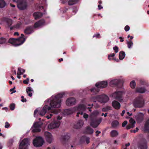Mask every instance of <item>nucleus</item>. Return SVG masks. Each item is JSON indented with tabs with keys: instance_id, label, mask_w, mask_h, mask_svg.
I'll return each instance as SVG.
<instances>
[{
	"instance_id": "c03bdc74",
	"label": "nucleus",
	"mask_w": 149,
	"mask_h": 149,
	"mask_svg": "<svg viewBox=\"0 0 149 149\" xmlns=\"http://www.w3.org/2000/svg\"><path fill=\"white\" fill-rule=\"evenodd\" d=\"M18 71L19 72V73H22V74L25 72V70L23 69H22L20 67H19L18 69Z\"/></svg>"
},
{
	"instance_id": "dca6fc26",
	"label": "nucleus",
	"mask_w": 149,
	"mask_h": 149,
	"mask_svg": "<svg viewBox=\"0 0 149 149\" xmlns=\"http://www.w3.org/2000/svg\"><path fill=\"white\" fill-rule=\"evenodd\" d=\"M44 134L47 141L51 143L52 140V136L51 134L49 132H45Z\"/></svg>"
},
{
	"instance_id": "393cba45",
	"label": "nucleus",
	"mask_w": 149,
	"mask_h": 149,
	"mask_svg": "<svg viewBox=\"0 0 149 149\" xmlns=\"http://www.w3.org/2000/svg\"><path fill=\"white\" fill-rule=\"evenodd\" d=\"M83 124L84 123L82 120H79L74 125V128L76 129H79L82 126Z\"/></svg>"
},
{
	"instance_id": "a18cd8bd",
	"label": "nucleus",
	"mask_w": 149,
	"mask_h": 149,
	"mask_svg": "<svg viewBox=\"0 0 149 149\" xmlns=\"http://www.w3.org/2000/svg\"><path fill=\"white\" fill-rule=\"evenodd\" d=\"M93 38L96 37V38H101V36H100V34L99 33L95 34L93 36Z\"/></svg>"
},
{
	"instance_id": "2eb2a0df",
	"label": "nucleus",
	"mask_w": 149,
	"mask_h": 149,
	"mask_svg": "<svg viewBox=\"0 0 149 149\" xmlns=\"http://www.w3.org/2000/svg\"><path fill=\"white\" fill-rule=\"evenodd\" d=\"M76 103V99L73 97H70L67 99L66 102V105L69 106L74 105Z\"/></svg>"
},
{
	"instance_id": "774afa93",
	"label": "nucleus",
	"mask_w": 149,
	"mask_h": 149,
	"mask_svg": "<svg viewBox=\"0 0 149 149\" xmlns=\"http://www.w3.org/2000/svg\"><path fill=\"white\" fill-rule=\"evenodd\" d=\"M62 117L59 116H58L57 117V119L58 120H60L62 119Z\"/></svg>"
},
{
	"instance_id": "5701e85b",
	"label": "nucleus",
	"mask_w": 149,
	"mask_h": 149,
	"mask_svg": "<svg viewBox=\"0 0 149 149\" xmlns=\"http://www.w3.org/2000/svg\"><path fill=\"white\" fill-rule=\"evenodd\" d=\"M45 23V21L44 19H41L34 24L33 27L36 28L41 26L44 25Z\"/></svg>"
},
{
	"instance_id": "7ed1b4c3",
	"label": "nucleus",
	"mask_w": 149,
	"mask_h": 149,
	"mask_svg": "<svg viewBox=\"0 0 149 149\" xmlns=\"http://www.w3.org/2000/svg\"><path fill=\"white\" fill-rule=\"evenodd\" d=\"M107 82L104 81H102L96 83L95 86L96 88L91 89L90 90L92 92L96 94L100 91L99 88H105L107 86Z\"/></svg>"
},
{
	"instance_id": "b1692460",
	"label": "nucleus",
	"mask_w": 149,
	"mask_h": 149,
	"mask_svg": "<svg viewBox=\"0 0 149 149\" xmlns=\"http://www.w3.org/2000/svg\"><path fill=\"white\" fill-rule=\"evenodd\" d=\"M112 105L115 109L117 110L119 109L121 107L120 103L116 100H114L112 102Z\"/></svg>"
},
{
	"instance_id": "72a5a7b5",
	"label": "nucleus",
	"mask_w": 149,
	"mask_h": 149,
	"mask_svg": "<svg viewBox=\"0 0 149 149\" xmlns=\"http://www.w3.org/2000/svg\"><path fill=\"white\" fill-rule=\"evenodd\" d=\"M32 91V88L30 87H28L26 89V93L28 94V95L30 97H31L32 96V93L31 92H31Z\"/></svg>"
},
{
	"instance_id": "e433bc0d",
	"label": "nucleus",
	"mask_w": 149,
	"mask_h": 149,
	"mask_svg": "<svg viewBox=\"0 0 149 149\" xmlns=\"http://www.w3.org/2000/svg\"><path fill=\"white\" fill-rule=\"evenodd\" d=\"M130 86L131 88H135L136 86V83L135 81H132L130 84Z\"/></svg>"
},
{
	"instance_id": "4be33fe9",
	"label": "nucleus",
	"mask_w": 149,
	"mask_h": 149,
	"mask_svg": "<svg viewBox=\"0 0 149 149\" xmlns=\"http://www.w3.org/2000/svg\"><path fill=\"white\" fill-rule=\"evenodd\" d=\"M135 118L137 122L140 123L143 120V115L142 113H140L135 116Z\"/></svg>"
},
{
	"instance_id": "f257e3e1",
	"label": "nucleus",
	"mask_w": 149,
	"mask_h": 149,
	"mask_svg": "<svg viewBox=\"0 0 149 149\" xmlns=\"http://www.w3.org/2000/svg\"><path fill=\"white\" fill-rule=\"evenodd\" d=\"M65 94L63 93H58L54 96L53 99L51 100L50 103V107L48 105L45 106L40 112L39 115L43 116L45 115L47 111H50L51 107L52 108H59L61 106V98Z\"/></svg>"
},
{
	"instance_id": "58836bf2",
	"label": "nucleus",
	"mask_w": 149,
	"mask_h": 149,
	"mask_svg": "<svg viewBox=\"0 0 149 149\" xmlns=\"http://www.w3.org/2000/svg\"><path fill=\"white\" fill-rule=\"evenodd\" d=\"M111 107L107 106L106 107L103 108L102 111L104 112L107 111L108 110H111Z\"/></svg>"
},
{
	"instance_id": "de8ad7c7",
	"label": "nucleus",
	"mask_w": 149,
	"mask_h": 149,
	"mask_svg": "<svg viewBox=\"0 0 149 149\" xmlns=\"http://www.w3.org/2000/svg\"><path fill=\"white\" fill-rule=\"evenodd\" d=\"M59 112V109H55L52 112V113H53L54 114H57Z\"/></svg>"
},
{
	"instance_id": "864d4df0",
	"label": "nucleus",
	"mask_w": 149,
	"mask_h": 149,
	"mask_svg": "<svg viewBox=\"0 0 149 149\" xmlns=\"http://www.w3.org/2000/svg\"><path fill=\"white\" fill-rule=\"evenodd\" d=\"M127 120L124 121L122 123V126L123 127H124L127 124Z\"/></svg>"
},
{
	"instance_id": "09e8293b",
	"label": "nucleus",
	"mask_w": 149,
	"mask_h": 149,
	"mask_svg": "<svg viewBox=\"0 0 149 149\" xmlns=\"http://www.w3.org/2000/svg\"><path fill=\"white\" fill-rule=\"evenodd\" d=\"M133 127H134L133 126V125H132L130 124H128L126 127V128L127 130H129L131 128H132Z\"/></svg>"
},
{
	"instance_id": "e2e57ef3",
	"label": "nucleus",
	"mask_w": 149,
	"mask_h": 149,
	"mask_svg": "<svg viewBox=\"0 0 149 149\" xmlns=\"http://www.w3.org/2000/svg\"><path fill=\"white\" fill-rule=\"evenodd\" d=\"M53 116V114L52 113H51L49 114V116L48 115L47 116V119H49L51 118V117Z\"/></svg>"
},
{
	"instance_id": "bb28decb",
	"label": "nucleus",
	"mask_w": 149,
	"mask_h": 149,
	"mask_svg": "<svg viewBox=\"0 0 149 149\" xmlns=\"http://www.w3.org/2000/svg\"><path fill=\"white\" fill-rule=\"evenodd\" d=\"M42 15V13L40 12H35L33 14V16L34 17L35 19L36 20L41 17Z\"/></svg>"
},
{
	"instance_id": "cd10ccee",
	"label": "nucleus",
	"mask_w": 149,
	"mask_h": 149,
	"mask_svg": "<svg viewBox=\"0 0 149 149\" xmlns=\"http://www.w3.org/2000/svg\"><path fill=\"white\" fill-rule=\"evenodd\" d=\"M144 130L146 132H149V119L147 120L145 124Z\"/></svg>"
},
{
	"instance_id": "a19ab883",
	"label": "nucleus",
	"mask_w": 149,
	"mask_h": 149,
	"mask_svg": "<svg viewBox=\"0 0 149 149\" xmlns=\"http://www.w3.org/2000/svg\"><path fill=\"white\" fill-rule=\"evenodd\" d=\"M6 41V39L3 37L0 38V44L5 43Z\"/></svg>"
},
{
	"instance_id": "052dcab7",
	"label": "nucleus",
	"mask_w": 149,
	"mask_h": 149,
	"mask_svg": "<svg viewBox=\"0 0 149 149\" xmlns=\"http://www.w3.org/2000/svg\"><path fill=\"white\" fill-rule=\"evenodd\" d=\"M95 133L96 134V136H98L99 134L101 133V132L99 131L98 130H97L96 131Z\"/></svg>"
},
{
	"instance_id": "6ab92c4d",
	"label": "nucleus",
	"mask_w": 149,
	"mask_h": 149,
	"mask_svg": "<svg viewBox=\"0 0 149 149\" xmlns=\"http://www.w3.org/2000/svg\"><path fill=\"white\" fill-rule=\"evenodd\" d=\"M120 83V81L117 79H115L111 81L110 82V85L111 86L119 87V84Z\"/></svg>"
},
{
	"instance_id": "3c124183",
	"label": "nucleus",
	"mask_w": 149,
	"mask_h": 149,
	"mask_svg": "<svg viewBox=\"0 0 149 149\" xmlns=\"http://www.w3.org/2000/svg\"><path fill=\"white\" fill-rule=\"evenodd\" d=\"M29 78H27L26 79V80H24L23 81V83L25 84H28L29 83Z\"/></svg>"
},
{
	"instance_id": "c756f323",
	"label": "nucleus",
	"mask_w": 149,
	"mask_h": 149,
	"mask_svg": "<svg viewBox=\"0 0 149 149\" xmlns=\"http://www.w3.org/2000/svg\"><path fill=\"white\" fill-rule=\"evenodd\" d=\"M21 23H17L10 27V30L11 31L13 29H18L21 27Z\"/></svg>"
},
{
	"instance_id": "9b49d317",
	"label": "nucleus",
	"mask_w": 149,
	"mask_h": 149,
	"mask_svg": "<svg viewBox=\"0 0 149 149\" xmlns=\"http://www.w3.org/2000/svg\"><path fill=\"white\" fill-rule=\"evenodd\" d=\"M70 138L69 134L67 133H64L61 136V141L63 144H65L68 141Z\"/></svg>"
},
{
	"instance_id": "6e6d98bb",
	"label": "nucleus",
	"mask_w": 149,
	"mask_h": 149,
	"mask_svg": "<svg viewBox=\"0 0 149 149\" xmlns=\"http://www.w3.org/2000/svg\"><path fill=\"white\" fill-rule=\"evenodd\" d=\"M5 127L6 128H8L10 126V125L8 122L5 123Z\"/></svg>"
},
{
	"instance_id": "4468645a",
	"label": "nucleus",
	"mask_w": 149,
	"mask_h": 149,
	"mask_svg": "<svg viewBox=\"0 0 149 149\" xmlns=\"http://www.w3.org/2000/svg\"><path fill=\"white\" fill-rule=\"evenodd\" d=\"M123 92L121 91H118L115 92L113 94V96L115 99L119 101L122 100V95Z\"/></svg>"
},
{
	"instance_id": "473e14b6",
	"label": "nucleus",
	"mask_w": 149,
	"mask_h": 149,
	"mask_svg": "<svg viewBox=\"0 0 149 149\" xmlns=\"http://www.w3.org/2000/svg\"><path fill=\"white\" fill-rule=\"evenodd\" d=\"M125 56V52L123 51H121L119 52V58L120 60H122Z\"/></svg>"
},
{
	"instance_id": "79ce46f5",
	"label": "nucleus",
	"mask_w": 149,
	"mask_h": 149,
	"mask_svg": "<svg viewBox=\"0 0 149 149\" xmlns=\"http://www.w3.org/2000/svg\"><path fill=\"white\" fill-rule=\"evenodd\" d=\"M127 44L128 47L129 48H131V46L132 45L133 43L132 41L130 40L129 41H127Z\"/></svg>"
},
{
	"instance_id": "ea45409f",
	"label": "nucleus",
	"mask_w": 149,
	"mask_h": 149,
	"mask_svg": "<svg viewBox=\"0 0 149 149\" xmlns=\"http://www.w3.org/2000/svg\"><path fill=\"white\" fill-rule=\"evenodd\" d=\"M115 55V54L114 53H112L108 55V58L109 60H113V58H114V56Z\"/></svg>"
},
{
	"instance_id": "7c9ffc66",
	"label": "nucleus",
	"mask_w": 149,
	"mask_h": 149,
	"mask_svg": "<svg viewBox=\"0 0 149 149\" xmlns=\"http://www.w3.org/2000/svg\"><path fill=\"white\" fill-rule=\"evenodd\" d=\"M136 91L137 92L143 93L145 92L146 89L143 87H138L136 88Z\"/></svg>"
},
{
	"instance_id": "c9c22d12",
	"label": "nucleus",
	"mask_w": 149,
	"mask_h": 149,
	"mask_svg": "<svg viewBox=\"0 0 149 149\" xmlns=\"http://www.w3.org/2000/svg\"><path fill=\"white\" fill-rule=\"evenodd\" d=\"M6 3L4 0H0V8H2L4 7Z\"/></svg>"
},
{
	"instance_id": "f3484780",
	"label": "nucleus",
	"mask_w": 149,
	"mask_h": 149,
	"mask_svg": "<svg viewBox=\"0 0 149 149\" xmlns=\"http://www.w3.org/2000/svg\"><path fill=\"white\" fill-rule=\"evenodd\" d=\"M138 148L139 149H147L148 146L146 141L145 140L139 143L138 145Z\"/></svg>"
},
{
	"instance_id": "423d86ee",
	"label": "nucleus",
	"mask_w": 149,
	"mask_h": 149,
	"mask_svg": "<svg viewBox=\"0 0 149 149\" xmlns=\"http://www.w3.org/2000/svg\"><path fill=\"white\" fill-rule=\"evenodd\" d=\"M17 3L18 8L20 10L26 9L27 6V3L26 0H17Z\"/></svg>"
},
{
	"instance_id": "f03ea898",
	"label": "nucleus",
	"mask_w": 149,
	"mask_h": 149,
	"mask_svg": "<svg viewBox=\"0 0 149 149\" xmlns=\"http://www.w3.org/2000/svg\"><path fill=\"white\" fill-rule=\"evenodd\" d=\"M21 36L18 38H10L8 40V42L15 47L21 45L25 41L26 39L24 37V36L23 34H21Z\"/></svg>"
},
{
	"instance_id": "a878e982",
	"label": "nucleus",
	"mask_w": 149,
	"mask_h": 149,
	"mask_svg": "<svg viewBox=\"0 0 149 149\" xmlns=\"http://www.w3.org/2000/svg\"><path fill=\"white\" fill-rule=\"evenodd\" d=\"M84 133L86 134H91L93 132V130L89 126L87 127L84 131Z\"/></svg>"
},
{
	"instance_id": "a211bd4d",
	"label": "nucleus",
	"mask_w": 149,
	"mask_h": 149,
	"mask_svg": "<svg viewBox=\"0 0 149 149\" xmlns=\"http://www.w3.org/2000/svg\"><path fill=\"white\" fill-rule=\"evenodd\" d=\"M34 32L33 27L32 26L26 27L24 30V33L26 34H30Z\"/></svg>"
},
{
	"instance_id": "39448f33",
	"label": "nucleus",
	"mask_w": 149,
	"mask_h": 149,
	"mask_svg": "<svg viewBox=\"0 0 149 149\" xmlns=\"http://www.w3.org/2000/svg\"><path fill=\"white\" fill-rule=\"evenodd\" d=\"M74 109L75 111H78L76 115L78 117L79 114L82 115L83 114L84 111L86 109V107L84 104H80L78 106L74 107Z\"/></svg>"
},
{
	"instance_id": "603ef678",
	"label": "nucleus",
	"mask_w": 149,
	"mask_h": 149,
	"mask_svg": "<svg viewBox=\"0 0 149 149\" xmlns=\"http://www.w3.org/2000/svg\"><path fill=\"white\" fill-rule=\"evenodd\" d=\"M124 29L126 31H127L130 30V27L128 25H126Z\"/></svg>"
},
{
	"instance_id": "338daca9",
	"label": "nucleus",
	"mask_w": 149,
	"mask_h": 149,
	"mask_svg": "<svg viewBox=\"0 0 149 149\" xmlns=\"http://www.w3.org/2000/svg\"><path fill=\"white\" fill-rule=\"evenodd\" d=\"M61 1L64 4L67 1H69V0H61Z\"/></svg>"
},
{
	"instance_id": "1a4fd4ad",
	"label": "nucleus",
	"mask_w": 149,
	"mask_h": 149,
	"mask_svg": "<svg viewBox=\"0 0 149 149\" xmlns=\"http://www.w3.org/2000/svg\"><path fill=\"white\" fill-rule=\"evenodd\" d=\"M98 101L101 103H105L108 101L109 98L105 95H100L97 97Z\"/></svg>"
},
{
	"instance_id": "9d476101",
	"label": "nucleus",
	"mask_w": 149,
	"mask_h": 149,
	"mask_svg": "<svg viewBox=\"0 0 149 149\" xmlns=\"http://www.w3.org/2000/svg\"><path fill=\"white\" fill-rule=\"evenodd\" d=\"M2 20L6 22L5 27L6 29H10L13 23V20L10 19L6 17H3L2 19Z\"/></svg>"
},
{
	"instance_id": "49530a36",
	"label": "nucleus",
	"mask_w": 149,
	"mask_h": 149,
	"mask_svg": "<svg viewBox=\"0 0 149 149\" xmlns=\"http://www.w3.org/2000/svg\"><path fill=\"white\" fill-rule=\"evenodd\" d=\"M15 104L14 103H12L10 104V108L11 110H13L15 108Z\"/></svg>"
},
{
	"instance_id": "0eeeda50",
	"label": "nucleus",
	"mask_w": 149,
	"mask_h": 149,
	"mask_svg": "<svg viewBox=\"0 0 149 149\" xmlns=\"http://www.w3.org/2000/svg\"><path fill=\"white\" fill-rule=\"evenodd\" d=\"M44 141L42 138L40 136L36 137L33 139V143L34 146L36 147L41 146L43 144Z\"/></svg>"
},
{
	"instance_id": "c85d7f7f",
	"label": "nucleus",
	"mask_w": 149,
	"mask_h": 149,
	"mask_svg": "<svg viewBox=\"0 0 149 149\" xmlns=\"http://www.w3.org/2000/svg\"><path fill=\"white\" fill-rule=\"evenodd\" d=\"M118 135V132L115 130H112L110 132L111 137H114L117 136Z\"/></svg>"
},
{
	"instance_id": "4d7b16f0",
	"label": "nucleus",
	"mask_w": 149,
	"mask_h": 149,
	"mask_svg": "<svg viewBox=\"0 0 149 149\" xmlns=\"http://www.w3.org/2000/svg\"><path fill=\"white\" fill-rule=\"evenodd\" d=\"M88 115L86 113H84V114L83 115V117L84 118L86 119V120L88 118Z\"/></svg>"
},
{
	"instance_id": "680f3d73",
	"label": "nucleus",
	"mask_w": 149,
	"mask_h": 149,
	"mask_svg": "<svg viewBox=\"0 0 149 149\" xmlns=\"http://www.w3.org/2000/svg\"><path fill=\"white\" fill-rule=\"evenodd\" d=\"M120 39V41L121 42H123L124 41V38L122 37H120L119 38Z\"/></svg>"
},
{
	"instance_id": "aec40b11",
	"label": "nucleus",
	"mask_w": 149,
	"mask_h": 149,
	"mask_svg": "<svg viewBox=\"0 0 149 149\" xmlns=\"http://www.w3.org/2000/svg\"><path fill=\"white\" fill-rule=\"evenodd\" d=\"M99 124L100 123H98L97 120L96 118L91 119L90 125L92 127L96 128L98 126Z\"/></svg>"
},
{
	"instance_id": "20e7f679",
	"label": "nucleus",
	"mask_w": 149,
	"mask_h": 149,
	"mask_svg": "<svg viewBox=\"0 0 149 149\" xmlns=\"http://www.w3.org/2000/svg\"><path fill=\"white\" fill-rule=\"evenodd\" d=\"M133 105L135 108L143 107L144 105V101L143 97L140 96L136 97L133 101Z\"/></svg>"
},
{
	"instance_id": "bf43d9fd",
	"label": "nucleus",
	"mask_w": 149,
	"mask_h": 149,
	"mask_svg": "<svg viewBox=\"0 0 149 149\" xmlns=\"http://www.w3.org/2000/svg\"><path fill=\"white\" fill-rule=\"evenodd\" d=\"M38 109H36L35 111H34V116L35 117H36V114H37V113L38 112Z\"/></svg>"
},
{
	"instance_id": "6e6552de",
	"label": "nucleus",
	"mask_w": 149,
	"mask_h": 149,
	"mask_svg": "<svg viewBox=\"0 0 149 149\" xmlns=\"http://www.w3.org/2000/svg\"><path fill=\"white\" fill-rule=\"evenodd\" d=\"M29 145L28 139L27 138L24 139L19 144V149H28L27 147Z\"/></svg>"
},
{
	"instance_id": "2f4dec72",
	"label": "nucleus",
	"mask_w": 149,
	"mask_h": 149,
	"mask_svg": "<svg viewBox=\"0 0 149 149\" xmlns=\"http://www.w3.org/2000/svg\"><path fill=\"white\" fill-rule=\"evenodd\" d=\"M119 125V123L118 121L116 120L113 121L111 123V126L113 128H116Z\"/></svg>"
},
{
	"instance_id": "ddd939ff",
	"label": "nucleus",
	"mask_w": 149,
	"mask_h": 149,
	"mask_svg": "<svg viewBox=\"0 0 149 149\" xmlns=\"http://www.w3.org/2000/svg\"><path fill=\"white\" fill-rule=\"evenodd\" d=\"M60 125V122L58 120H55L54 122L51 123L48 125L49 128L51 129H54L58 127Z\"/></svg>"
},
{
	"instance_id": "69168bd1",
	"label": "nucleus",
	"mask_w": 149,
	"mask_h": 149,
	"mask_svg": "<svg viewBox=\"0 0 149 149\" xmlns=\"http://www.w3.org/2000/svg\"><path fill=\"white\" fill-rule=\"evenodd\" d=\"M98 7L99 10H100L103 8V7H102L100 4L98 5Z\"/></svg>"
},
{
	"instance_id": "0e129e2a",
	"label": "nucleus",
	"mask_w": 149,
	"mask_h": 149,
	"mask_svg": "<svg viewBox=\"0 0 149 149\" xmlns=\"http://www.w3.org/2000/svg\"><path fill=\"white\" fill-rule=\"evenodd\" d=\"M113 60L117 62H118L120 61L118 59V58L116 59V58H115V57L113 58Z\"/></svg>"
},
{
	"instance_id": "4c0bfd02",
	"label": "nucleus",
	"mask_w": 149,
	"mask_h": 149,
	"mask_svg": "<svg viewBox=\"0 0 149 149\" xmlns=\"http://www.w3.org/2000/svg\"><path fill=\"white\" fill-rule=\"evenodd\" d=\"M78 10V8L76 7H73L72 8V15H75Z\"/></svg>"
},
{
	"instance_id": "f704fd0d",
	"label": "nucleus",
	"mask_w": 149,
	"mask_h": 149,
	"mask_svg": "<svg viewBox=\"0 0 149 149\" xmlns=\"http://www.w3.org/2000/svg\"><path fill=\"white\" fill-rule=\"evenodd\" d=\"M78 0H69L68 4L69 5H72L77 3Z\"/></svg>"
},
{
	"instance_id": "37998d69",
	"label": "nucleus",
	"mask_w": 149,
	"mask_h": 149,
	"mask_svg": "<svg viewBox=\"0 0 149 149\" xmlns=\"http://www.w3.org/2000/svg\"><path fill=\"white\" fill-rule=\"evenodd\" d=\"M130 124L132 125H133V126L134 127V124L135 123V121L132 118H131L130 120Z\"/></svg>"
},
{
	"instance_id": "5fc2aeb1",
	"label": "nucleus",
	"mask_w": 149,
	"mask_h": 149,
	"mask_svg": "<svg viewBox=\"0 0 149 149\" xmlns=\"http://www.w3.org/2000/svg\"><path fill=\"white\" fill-rule=\"evenodd\" d=\"M22 100L21 101L23 102H26V98H24V97L23 96H22L21 97Z\"/></svg>"
},
{
	"instance_id": "8fccbe9b",
	"label": "nucleus",
	"mask_w": 149,
	"mask_h": 149,
	"mask_svg": "<svg viewBox=\"0 0 149 149\" xmlns=\"http://www.w3.org/2000/svg\"><path fill=\"white\" fill-rule=\"evenodd\" d=\"M113 49L115 53H117L118 52V47L115 46Z\"/></svg>"
},
{
	"instance_id": "412c9836",
	"label": "nucleus",
	"mask_w": 149,
	"mask_h": 149,
	"mask_svg": "<svg viewBox=\"0 0 149 149\" xmlns=\"http://www.w3.org/2000/svg\"><path fill=\"white\" fill-rule=\"evenodd\" d=\"M86 142L87 144H88L90 143V138L85 136H83L81 137L80 140V142L82 144Z\"/></svg>"
},
{
	"instance_id": "13d9d810",
	"label": "nucleus",
	"mask_w": 149,
	"mask_h": 149,
	"mask_svg": "<svg viewBox=\"0 0 149 149\" xmlns=\"http://www.w3.org/2000/svg\"><path fill=\"white\" fill-rule=\"evenodd\" d=\"M22 74V73H19V72H17V77L18 79H20L21 78V77L20 76L21 74Z\"/></svg>"
},
{
	"instance_id": "f8f14e48",
	"label": "nucleus",
	"mask_w": 149,
	"mask_h": 149,
	"mask_svg": "<svg viewBox=\"0 0 149 149\" xmlns=\"http://www.w3.org/2000/svg\"><path fill=\"white\" fill-rule=\"evenodd\" d=\"M42 125L40 124L38 122L35 123L33 126L34 128L32 130V132L33 133L38 132L40 131L41 130L40 129Z\"/></svg>"
}]
</instances>
